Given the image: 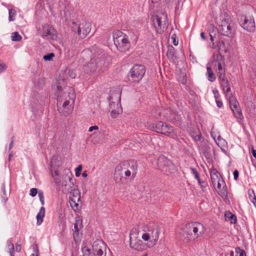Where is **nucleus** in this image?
<instances>
[{"instance_id": "1", "label": "nucleus", "mask_w": 256, "mask_h": 256, "mask_svg": "<svg viewBox=\"0 0 256 256\" xmlns=\"http://www.w3.org/2000/svg\"><path fill=\"white\" fill-rule=\"evenodd\" d=\"M76 98L74 89L70 86L65 87L64 94H59L57 98L58 112L64 116L69 115L73 110Z\"/></svg>"}, {"instance_id": "2", "label": "nucleus", "mask_w": 256, "mask_h": 256, "mask_svg": "<svg viewBox=\"0 0 256 256\" xmlns=\"http://www.w3.org/2000/svg\"><path fill=\"white\" fill-rule=\"evenodd\" d=\"M110 60V57L106 52L101 48H97L90 61L84 66V72L88 74H93L98 68L106 66Z\"/></svg>"}, {"instance_id": "3", "label": "nucleus", "mask_w": 256, "mask_h": 256, "mask_svg": "<svg viewBox=\"0 0 256 256\" xmlns=\"http://www.w3.org/2000/svg\"><path fill=\"white\" fill-rule=\"evenodd\" d=\"M136 233L144 241L150 240L155 244L159 238L160 228L158 224L149 223L147 225H142L138 228H133L132 234L135 236Z\"/></svg>"}, {"instance_id": "4", "label": "nucleus", "mask_w": 256, "mask_h": 256, "mask_svg": "<svg viewBox=\"0 0 256 256\" xmlns=\"http://www.w3.org/2000/svg\"><path fill=\"white\" fill-rule=\"evenodd\" d=\"M216 23L218 26V31L222 35L232 38L235 34L234 22L227 12H222L216 18Z\"/></svg>"}, {"instance_id": "5", "label": "nucleus", "mask_w": 256, "mask_h": 256, "mask_svg": "<svg viewBox=\"0 0 256 256\" xmlns=\"http://www.w3.org/2000/svg\"><path fill=\"white\" fill-rule=\"evenodd\" d=\"M206 228L200 222H190L182 228L180 232V236L188 240H194L201 237Z\"/></svg>"}, {"instance_id": "6", "label": "nucleus", "mask_w": 256, "mask_h": 256, "mask_svg": "<svg viewBox=\"0 0 256 256\" xmlns=\"http://www.w3.org/2000/svg\"><path fill=\"white\" fill-rule=\"evenodd\" d=\"M112 37L114 44L118 51L126 52L130 50L131 45L128 35L116 30L113 32Z\"/></svg>"}, {"instance_id": "7", "label": "nucleus", "mask_w": 256, "mask_h": 256, "mask_svg": "<svg viewBox=\"0 0 256 256\" xmlns=\"http://www.w3.org/2000/svg\"><path fill=\"white\" fill-rule=\"evenodd\" d=\"M69 24L72 30L76 32L82 38H84L91 30L90 24L84 20L78 22L72 20Z\"/></svg>"}, {"instance_id": "8", "label": "nucleus", "mask_w": 256, "mask_h": 256, "mask_svg": "<svg viewBox=\"0 0 256 256\" xmlns=\"http://www.w3.org/2000/svg\"><path fill=\"white\" fill-rule=\"evenodd\" d=\"M152 128L158 133H160L174 138L176 136V131L174 127L169 124L159 122L152 126Z\"/></svg>"}, {"instance_id": "9", "label": "nucleus", "mask_w": 256, "mask_h": 256, "mask_svg": "<svg viewBox=\"0 0 256 256\" xmlns=\"http://www.w3.org/2000/svg\"><path fill=\"white\" fill-rule=\"evenodd\" d=\"M145 72L146 69L143 65L135 64L130 71L129 80L132 82H138L142 79Z\"/></svg>"}, {"instance_id": "10", "label": "nucleus", "mask_w": 256, "mask_h": 256, "mask_svg": "<svg viewBox=\"0 0 256 256\" xmlns=\"http://www.w3.org/2000/svg\"><path fill=\"white\" fill-rule=\"evenodd\" d=\"M158 166L162 172L168 174L172 172L174 164L164 156H160L158 160Z\"/></svg>"}, {"instance_id": "11", "label": "nucleus", "mask_w": 256, "mask_h": 256, "mask_svg": "<svg viewBox=\"0 0 256 256\" xmlns=\"http://www.w3.org/2000/svg\"><path fill=\"white\" fill-rule=\"evenodd\" d=\"M242 28L248 32H253L255 30V22L253 17L242 16L239 20Z\"/></svg>"}, {"instance_id": "12", "label": "nucleus", "mask_w": 256, "mask_h": 256, "mask_svg": "<svg viewBox=\"0 0 256 256\" xmlns=\"http://www.w3.org/2000/svg\"><path fill=\"white\" fill-rule=\"evenodd\" d=\"M72 174H70L66 175L64 178V180L62 182V190L64 193H70L77 188L76 184V180L72 179Z\"/></svg>"}, {"instance_id": "13", "label": "nucleus", "mask_w": 256, "mask_h": 256, "mask_svg": "<svg viewBox=\"0 0 256 256\" xmlns=\"http://www.w3.org/2000/svg\"><path fill=\"white\" fill-rule=\"evenodd\" d=\"M92 248L94 256H106V245L103 241L100 240L94 241Z\"/></svg>"}, {"instance_id": "14", "label": "nucleus", "mask_w": 256, "mask_h": 256, "mask_svg": "<svg viewBox=\"0 0 256 256\" xmlns=\"http://www.w3.org/2000/svg\"><path fill=\"white\" fill-rule=\"evenodd\" d=\"M228 98L230 108L233 112L234 116L237 118L242 119L243 118V116L239 103L236 98L232 94L229 96Z\"/></svg>"}, {"instance_id": "15", "label": "nucleus", "mask_w": 256, "mask_h": 256, "mask_svg": "<svg viewBox=\"0 0 256 256\" xmlns=\"http://www.w3.org/2000/svg\"><path fill=\"white\" fill-rule=\"evenodd\" d=\"M40 33L42 36L46 37L48 38L56 40L57 38L56 30L52 26L48 24L43 25Z\"/></svg>"}, {"instance_id": "16", "label": "nucleus", "mask_w": 256, "mask_h": 256, "mask_svg": "<svg viewBox=\"0 0 256 256\" xmlns=\"http://www.w3.org/2000/svg\"><path fill=\"white\" fill-rule=\"evenodd\" d=\"M160 116H162L164 120L173 121L174 120H178L179 116L177 112L170 108H166L163 109L158 113Z\"/></svg>"}, {"instance_id": "17", "label": "nucleus", "mask_w": 256, "mask_h": 256, "mask_svg": "<svg viewBox=\"0 0 256 256\" xmlns=\"http://www.w3.org/2000/svg\"><path fill=\"white\" fill-rule=\"evenodd\" d=\"M124 163H126V171H124V175L126 177H130L132 174V178H134L137 173L138 164L137 162L132 160L128 161H124Z\"/></svg>"}, {"instance_id": "18", "label": "nucleus", "mask_w": 256, "mask_h": 256, "mask_svg": "<svg viewBox=\"0 0 256 256\" xmlns=\"http://www.w3.org/2000/svg\"><path fill=\"white\" fill-rule=\"evenodd\" d=\"M126 163L122 162L116 166L114 174V179L116 183H122L123 178L122 170H126Z\"/></svg>"}, {"instance_id": "19", "label": "nucleus", "mask_w": 256, "mask_h": 256, "mask_svg": "<svg viewBox=\"0 0 256 256\" xmlns=\"http://www.w3.org/2000/svg\"><path fill=\"white\" fill-rule=\"evenodd\" d=\"M140 236L136 234V236L132 234V230L130 231V245L131 248L137 250H140L142 249V242L140 240H136Z\"/></svg>"}, {"instance_id": "20", "label": "nucleus", "mask_w": 256, "mask_h": 256, "mask_svg": "<svg viewBox=\"0 0 256 256\" xmlns=\"http://www.w3.org/2000/svg\"><path fill=\"white\" fill-rule=\"evenodd\" d=\"M160 20H158V24L156 26V31L157 32L161 33L167 28V16L164 14L160 15Z\"/></svg>"}, {"instance_id": "21", "label": "nucleus", "mask_w": 256, "mask_h": 256, "mask_svg": "<svg viewBox=\"0 0 256 256\" xmlns=\"http://www.w3.org/2000/svg\"><path fill=\"white\" fill-rule=\"evenodd\" d=\"M114 98V101L111 100V102L109 103V110H112V109H117V104L118 107H121L120 104V94H116L112 96V99Z\"/></svg>"}, {"instance_id": "22", "label": "nucleus", "mask_w": 256, "mask_h": 256, "mask_svg": "<svg viewBox=\"0 0 256 256\" xmlns=\"http://www.w3.org/2000/svg\"><path fill=\"white\" fill-rule=\"evenodd\" d=\"M64 16L66 19L68 20L73 18L74 15V8L70 4H67L64 8ZM72 22L70 21V22Z\"/></svg>"}, {"instance_id": "23", "label": "nucleus", "mask_w": 256, "mask_h": 256, "mask_svg": "<svg viewBox=\"0 0 256 256\" xmlns=\"http://www.w3.org/2000/svg\"><path fill=\"white\" fill-rule=\"evenodd\" d=\"M210 177L212 182L213 184V186L215 187L218 181L219 180H221V176L219 172L216 170H214L212 171L211 172Z\"/></svg>"}, {"instance_id": "24", "label": "nucleus", "mask_w": 256, "mask_h": 256, "mask_svg": "<svg viewBox=\"0 0 256 256\" xmlns=\"http://www.w3.org/2000/svg\"><path fill=\"white\" fill-rule=\"evenodd\" d=\"M70 196L69 199H72L75 200H77V202H80V192L78 189V188H74V190L70 192Z\"/></svg>"}, {"instance_id": "25", "label": "nucleus", "mask_w": 256, "mask_h": 256, "mask_svg": "<svg viewBox=\"0 0 256 256\" xmlns=\"http://www.w3.org/2000/svg\"><path fill=\"white\" fill-rule=\"evenodd\" d=\"M220 84L222 88L223 91L228 96L231 91V89L230 86V84L228 80L220 82Z\"/></svg>"}, {"instance_id": "26", "label": "nucleus", "mask_w": 256, "mask_h": 256, "mask_svg": "<svg viewBox=\"0 0 256 256\" xmlns=\"http://www.w3.org/2000/svg\"><path fill=\"white\" fill-rule=\"evenodd\" d=\"M45 215V208L44 206L40 208L38 213L36 215V219L37 222L36 224L38 225H40L42 222H43V218Z\"/></svg>"}, {"instance_id": "27", "label": "nucleus", "mask_w": 256, "mask_h": 256, "mask_svg": "<svg viewBox=\"0 0 256 256\" xmlns=\"http://www.w3.org/2000/svg\"><path fill=\"white\" fill-rule=\"evenodd\" d=\"M6 246L9 250L10 254V256H14V247L12 243V238H10L6 242Z\"/></svg>"}, {"instance_id": "28", "label": "nucleus", "mask_w": 256, "mask_h": 256, "mask_svg": "<svg viewBox=\"0 0 256 256\" xmlns=\"http://www.w3.org/2000/svg\"><path fill=\"white\" fill-rule=\"evenodd\" d=\"M226 220H230L232 224H235L236 222V216L230 212H226L225 214Z\"/></svg>"}, {"instance_id": "29", "label": "nucleus", "mask_w": 256, "mask_h": 256, "mask_svg": "<svg viewBox=\"0 0 256 256\" xmlns=\"http://www.w3.org/2000/svg\"><path fill=\"white\" fill-rule=\"evenodd\" d=\"M81 223L78 221L76 220V223L74 224V228L72 230L74 231V238L78 236L79 234L80 228Z\"/></svg>"}, {"instance_id": "30", "label": "nucleus", "mask_w": 256, "mask_h": 256, "mask_svg": "<svg viewBox=\"0 0 256 256\" xmlns=\"http://www.w3.org/2000/svg\"><path fill=\"white\" fill-rule=\"evenodd\" d=\"M218 31V29L216 30L214 26L213 25H210L209 28V35L210 36V40L213 42L214 40V38L215 37L216 32Z\"/></svg>"}, {"instance_id": "31", "label": "nucleus", "mask_w": 256, "mask_h": 256, "mask_svg": "<svg viewBox=\"0 0 256 256\" xmlns=\"http://www.w3.org/2000/svg\"><path fill=\"white\" fill-rule=\"evenodd\" d=\"M111 112L110 116H111L114 118L118 117V116L120 114V112H122V107H118L117 106V109H112V110H110Z\"/></svg>"}, {"instance_id": "32", "label": "nucleus", "mask_w": 256, "mask_h": 256, "mask_svg": "<svg viewBox=\"0 0 256 256\" xmlns=\"http://www.w3.org/2000/svg\"><path fill=\"white\" fill-rule=\"evenodd\" d=\"M206 70L208 80L210 82H214L216 79V76L214 74L212 69L210 67L207 66Z\"/></svg>"}, {"instance_id": "33", "label": "nucleus", "mask_w": 256, "mask_h": 256, "mask_svg": "<svg viewBox=\"0 0 256 256\" xmlns=\"http://www.w3.org/2000/svg\"><path fill=\"white\" fill-rule=\"evenodd\" d=\"M79 202L72 199H70V204L72 209L76 212L79 209Z\"/></svg>"}, {"instance_id": "34", "label": "nucleus", "mask_w": 256, "mask_h": 256, "mask_svg": "<svg viewBox=\"0 0 256 256\" xmlns=\"http://www.w3.org/2000/svg\"><path fill=\"white\" fill-rule=\"evenodd\" d=\"M248 194L250 200L254 204L256 208V197L254 190H249L248 191Z\"/></svg>"}, {"instance_id": "35", "label": "nucleus", "mask_w": 256, "mask_h": 256, "mask_svg": "<svg viewBox=\"0 0 256 256\" xmlns=\"http://www.w3.org/2000/svg\"><path fill=\"white\" fill-rule=\"evenodd\" d=\"M82 252L84 256H94L93 253L91 252L90 249L88 246H84L82 248Z\"/></svg>"}, {"instance_id": "36", "label": "nucleus", "mask_w": 256, "mask_h": 256, "mask_svg": "<svg viewBox=\"0 0 256 256\" xmlns=\"http://www.w3.org/2000/svg\"><path fill=\"white\" fill-rule=\"evenodd\" d=\"M152 24L154 26L155 30H156V26H157V24H158V20H160V15L152 16Z\"/></svg>"}, {"instance_id": "37", "label": "nucleus", "mask_w": 256, "mask_h": 256, "mask_svg": "<svg viewBox=\"0 0 256 256\" xmlns=\"http://www.w3.org/2000/svg\"><path fill=\"white\" fill-rule=\"evenodd\" d=\"M22 39V36L18 32H14L12 34V41L18 42Z\"/></svg>"}, {"instance_id": "38", "label": "nucleus", "mask_w": 256, "mask_h": 256, "mask_svg": "<svg viewBox=\"0 0 256 256\" xmlns=\"http://www.w3.org/2000/svg\"><path fill=\"white\" fill-rule=\"evenodd\" d=\"M190 170L192 172V173L194 176L195 178L198 180V184H200L201 181L200 180L199 174L197 170H196V168H190Z\"/></svg>"}, {"instance_id": "39", "label": "nucleus", "mask_w": 256, "mask_h": 256, "mask_svg": "<svg viewBox=\"0 0 256 256\" xmlns=\"http://www.w3.org/2000/svg\"><path fill=\"white\" fill-rule=\"evenodd\" d=\"M33 253L31 254L30 256H39V250L38 246L36 244L32 246Z\"/></svg>"}, {"instance_id": "40", "label": "nucleus", "mask_w": 256, "mask_h": 256, "mask_svg": "<svg viewBox=\"0 0 256 256\" xmlns=\"http://www.w3.org/2000/svg\"><path fill=\"white\" fill-rule=\"evenodd\" d=\"M9 16L8 20L10 22L14 21V16L16 15V11L14 9H10L8 11Z\"/></svg>"}, {"instance_id": "41", "label": "nucleus", "mask_w": 256, "mask_h": 256, "mask_svg": "<svg viewBox=\"0 0 256 256\" xmlns=\"http://www.w3.org/2000/svg\"><path fill=\"white\" fill-rule=\"evenodd\" d=\"M2 192L3 194L5 196H3L2 201L5 203L6 202V201L8 200V197H7V194H6V191L5 184L4 183L2 184Z\"/></svg>"}, {"instance_id": "42", "label": "nucleus", "mask_w": 256, "mask_h": 256, "mask_svg": "<svg viewBox=\"0 0 256 256\" xmlns=\"http://www.w3.org/2000/svg\"><path fill=\"white\" fill-rule=\"evenodd\" d=\"M54 56V54L53 53H50L44 55L43 57V58L46 61L51 60Z\"/></svg>"}, {"instance_id": "43", "label": "nucleus", "mask_w": 256, "mask_h": 256, "mask_svg": "<svg viewBox=\"0 0 256 256\" xmlns=\"http://www.w3.org/2000/svg\"><path fill=\"white\" fill-rule=\"evenodd\" d=\"M40 200L42 205H44V194L42 192H40L38 194Z\"/></svg>"}, {"instance_id": "44", "label": "nucleus", "mask_w": 256, "mask_h": 256, "mask_svg": "<svg viewBox=\"0 0 256 256\" xmlns=\"http://www.w3.org/2000/svg\"><path fill=\"white\" fill-rule=\"evenodd\" d=\"M214 65L216 66L218 65V70H222L224 69V64L222 62H216L214 63Z\"/></svg>"}, {"instance_id": "45", "label": "nucleus", "mask_w": 256, "mask_h": 256, "mask_svg": "<svg viewBox=\"0 0 256 256\" xmlns=\"http://www.w3.org/2000/svg\"><path fill=\"white\" fill-rule=\"evenodd\" d=\"M222 184H224L223 188H224L226 187V185L224 184V182L223 180H219L216 182V184H217L218 188L220 190L221 188Z\"/></svg>"}, {"instance_id": "46", "label": "nucleus", "mask_w": 256, "mask_h": 256, "mask_svg": "<svg viewBox=\"0 0 256 256\" xmlns=\"http://www.w3.org/2000/svg\"><path fill=\"white\" fill-rule=\"evenodd\" d=\"M38 193V190L36 188H32L30 190V194L34 197Z\"/></svg>"}, {"instance_id": "47", "label": "nucleus", "mask_w": 256, "mask_h": 256, "mask_svg": "<svg viewBox=\"0 0 256 256\" xmlns=\"http://www.w3.org/2000/svg\"><path fill=\"white\" fill-rule=\"evenodd\" d=\"M82 170V166L81 165H79L76 168V176H80V174L78 173L80 172Z\"/></svg>"}, {"instance_id": "48", "label": "nucleus", "mask_w": 256, "mask_h": 256, "mask_svg": "<svg viewBox=\"0 0 256 256\" xmlns=\"http://www.w3.org/2000/svg\"><path fill=\"white\" fill-rule=\"evenodd\" d=\"M166 55L168 57H172L174 56V52H173V50H168L167 53H166Z\"/></svg>"}, {"instance_id": "49", "label": "nucleus", "mask_w": 256, "mask_h": 256, "mask_svg": "<svg viewBox=\"0 0 256 256\" xmlns=\"http://www.w3.org/2000/svg\"><path fill=\"white\" fill-rule=\"evenodd\" d=\"M7 66L4 64H0V74L5 69H6Z\"/></svg>"}, {"instance_id": "50", "label": "nucleus", "mask_w": 256, "mask_h": 256, "mask_svg": "<svg viewBox=\"0 0 256 256\" xmlns=\"http://www.w3.org/2000/svg\"><path fill=\"white\" fill-rule=\"evenodd\" d=\"M218 75V78L220 80V82H223L224 80H226V79L225 78V74L220 73V74Z\"/></svg>"}, {"instance_id": "51", "label": "nucleus", "mask_w": 256, "mask_h": 256, "mask_svg": "<svg viewBox=\"0 0 256 256\" xmlns=\"http://www.w3.org/2000/svg\"><path fill=\"white\" fill-rule=\"evenodd\" d=\"M68 74L69 76L71 77L72 78H74L76 76V74L73 72L70 71V70H68Z\"/></svg>"}, {"instance_id": "52", "label": "nucleus", "mask_w": 256, "mask_h": 256, "mask_svg": "<svg viewBox=\"0 0 256 256\" xmlns=\"http://www.w3.org/2000/svg\"><path fill=\"white\" fill-rule=\"evenodd\" d=\"M239 172L238 170H236L234 172V180H236L238 177Z\"/></svg>"}, {"instance_id": "53", "label": "nucleus", "mask_w": 256, "mask_h": 256, "mask_svg": "<svg viewBox=\"0 0 256 256\" xmlns=\"http://www.w3.org/2000/svg\"><path fill=\"white\" fill-rule=\"evenodd\" d=\"M216 105H217V106L218 108H222L223 106V104L222 102L219 100L217 99H216Z\"/></svg>"}, {"instance_id": "54", "label": "nucleus", "mask_w": 256, "mask_h": 256, "mask_svg": "<svg viewBox=\"0 0 256 256\" xmlns=\"http://www.w3.org/2000/svg\"><path fill=\"white\" fill-rule=\"evenodd\" d=\"M98 126H90V128H89L88 132H92L94 130H98Z\"/></svg>"}, {"instance_id": "55", "label": "nucleus", "mask_w": 256, "mask_h": 256, "mask_svg": "<svg viewBox=\"0 0 256 256\" xmlns=\"http://www.w3.org/2000/svg\"><path fill=\"white\" fill-rule=\"evenodd\" d=\"M213 93H214V98L216 99H217L218 98V96H219V94H218V90H213Z\"/></svg>"}, {"instance_id": "56", "label": "nucleus", "mask_w": 256, "mask_h": 256, "mask_svg": "<svg viewBox=\"0 0 256 256\" xmlns=\"http://www.w3.org/2000/svg\"><path fill=\"white\" fill-rule=\"evenodd\" d=\"M16 252H20V250H21V246H20V245L16 244Z\"/></svg>"}, {"instance_id": "57", "label": "nucleus", "mask_w": 256, "mask_h": 256, "mask_svg": "<svg viewBox=\"0 0 256 256\" xmlns=\"http://www.w3.org/2000/svg\"><path fill=\"white\" fill-rule=\"evenodd\" d=\"M174 36H172V39H173V44H174V46H177V45H178V41H176V38H174Z\"/></svg>"}, {"instance_id": "58", "label": "nucleus", "mask_w": 256, "mask_h": 256, "mask_svg": "<svg viewBox=\"0 0 256 256\" xmlns=\"http://www.w3.org/2000/svg\"><path fill=\"white\" fill-rule=\"evenodd\" d=\"M254 76H255V78H254V82L256 83V64L255 67L254 68Z\"/></svg>"}, {"instance_id": "59", "label": "nucleus", "mask_w": 256, "mask_h": 256, "mask_svg": "<svg viewBox=\"0 0 256 256\" xmlns=\"http://www.w3.org/2000/svg\"><path fill=\"white\" fill-rule=\"evenodd\" d=\"M238 256H246L245 252L244 250H240Z\"/></svg>"}, {"instance_id": "60", "label": "nucleus", "mask_w": 256, "mask_h": 256, "mask_svg": "<svg viewBox=\"0 0 256 256\" xmlns=\"http://www.w3.org/2000/svg\"><path fill=\"white\" fill-rule=\"evenodd\" d=\"M118 94V93H116V94H110V98H109V102H111V100H114V98H113V99H112V96H114L115 94Z\"/></svg>"}, {"instance_id": "61", "label": "nucleus", "mask_w": 256, "mask_h": 256, "mask_svg": "<svg viewBox=\"0 0 256 256\" xmlns=\"http://www.w3.org/2000/svg\"><path fill=\"white\" fill-rule=\"evenodd\" d=\"M58 170H55L54 172L52 174V176L54 177V176H58Z\"/></svg>"}, {"instance_id": "62", "label": "nucleus", "mask_w": 256, "mask_h": 256, "mask_svg": "<svg viewBox=\"0 0 256 256\" xmlns=\"http://www.w3.org/2000/svg\"><path fill=\"white\" fill-rule=\"evenodd\" d=\"M220 73L223 74H225V70H224V68L222 70H218V74H220Z\"/></svg>"}, {"instance_id": "63", "label": "nucleus", "mask_w": 256, "mask_h": 256, "mask_svg": "<svg viewBox=\"0 0 256 256\" xmlns=\"http://www.w3.org/2000/svg\"><path fill=\"white\" fill-rule=\"evenodd\" d=\"M200 37L202 38L203 40H204L206 39L204 33V32H202L200 33Z\"/></svg>"}, {"instance_id": "64", "label": "nucleus", "mask_w": 256, "mask_h": 256, "mask_svg": "<svg viewBox=\"0 0 256 256\" xmlns=\"http://www.w3.org/2000/svg\"><path fill=\"white\" fill-rule=\"evenodd\" d=\"M252 155L256 158V150H252Z\"/></svg>"}]
</instances>
